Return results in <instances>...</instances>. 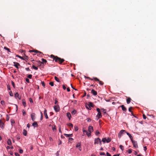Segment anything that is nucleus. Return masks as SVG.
Listing matches in <instances>:
<instances>
[{"instance_id":"f257e3e1","label":"nucleus","mask_w":156,"mask_h":156,"mask_svg":"<svg viewBox=\"0 0 156 156\" xmlns=\"http://www.w3.org/2000/svg\"><path fill=\"white\" fill-rule=\"evenodd\" d=\"M51 57L52 58L53 60H54L56 62H58L60 64H62L64 61V59L61 58L57 56H55L53 55H51Z\"/></svg>"},{"instance_id":"f03ea898","label":"nucleus","mask_w":156,"mask_h":156,"mask_svg":"<svg viewBox=\"0 0 156 156\" xmlns=\"http://www.w3.org/2000/svg\"><path fill=\"white\" fill-rule=\"evenodd\" d=\"M99 144L100 145H101V142L100 139L99 138H95L94 139V144Z\"/></svg>"},{"instance_id":"7ed1b4c3","label":"nucleus","mask_w":156,"mask_h":156,"mask_svg":"<svg viewBox=\"0 0 156 156\" xmlns=\"http://www.w3.org/2000/svg\"><path fill=\"white\" fill-rule=\"evenodd\" d=\"M54 109L55 112H58L60 110L59 107L58 105H55L54 107Z\"/></svg>"},{"instance_id":"20e7f679","label":"nucleus","mask_w":156,"mask_h":156,"mask_svg":"<svg viewBox=\"0 0 156 156\" xmlns=\"http://www.w3.org/2000/svg\"><path fill=\"white\" fill-rule=\"evenodd\" d=\"M131 141L133 144V146L135 148L138 147L137 143L136 141H134L133 140H131Z\"/></svg>"},{"instance_id":"39448f33","label":"nucleus","mask_w":156,"mask_h":156,"mask_svg":"<svg viewBox=\"0 0 156 156\" xmlns=\"http://www.w3.org/2000/svg\"><path fill=\"white\" fill-rule=\"evenodd\" d=\"M93 78L95 81H98L99 83L101 85H103V84L104 83H103V82L100 80H99V79H98L97 78L94 77Z\"/></svg>"},{"instance_id":"423d86ee","label":"nucleus","mask_w":156,"mask_h":156,"mask_svg":"<svg viewBox=\"0 0 156 156\" xmlns=\"http://www.w3.org/2000/svg\"><path fill=\"white\" fill-rule=\"evenodd\" d=\"M83 133H86V134L88 136H90L91 135V133H90L88 131L87 132V131L86 130H83Z\"/></svg>"},{"instance_id":"0eeeda50","label":"nucleus","mask_w":156,"mask_h":156,"mask_svg":"<svg viewBox=\"0 0 156 156\" xmlns=\"http://www.w3.org/2000/svg\"><path fill=\"white\" fill-rule=\"evenodd\" d=\"M29 52H35V53H40V54H42V53L41 52V51H40L37 50H30L29 51Z\"/></svg>"},{"instance_id":"6e6552de","label":"nucleus","mask_w":156,"mask_h":156,"mask_svg":"<svg viewBox=\"0 0 156 156\" xmlns=\"http://www.w3.org/2000/svg\"><path fill=\"white\" fill-rule=\"evenodd\" d=\"M101 117L102 115L101 112L98 113L97 115H96V120H98L100 118H101Z\"/></svg>"},{"instance_id":"1a4fd4ad","label":"nucleus","mask_w":156,"mask_h":156,"mask_svg":"<svg viewBox=\"0 0 156 156\" xmlns=\"http://www.w3.org/2000/svg\"><path fill=\"white\" fill-rule=\"evenodd\" d=\"M88 130L90 133L93 131V126H89L88 127Z\"/></svg>"},{"instance_id":"9d476101","label":"nucleus","mask_w":156,"mask_h":156,"mask_svg":"<svg viewBox=\"0 0 156 156\" xmlns=\"http://www.w3.org/2000/svg\"><path fill=\"white\" fill-rule=\"evenodd\" d=\"M13 63L14 64V66L17 69H19L18 66H20V64L16 62H13Z\"/></svg>"},{"instance_id":"9b49d317","label":"nucleus","mask_w":156,"mask_h":156,"mask_svg":"<svg viewBox=\"0 0 156 156\" xmlns=\"http://www.w3.org/2000/svg\"><path fill=\"white\" fill-rule=\"evenodd\" d=\"M35 115L34 113H32L31 115V117L33 121H34L35 119Z\"/></svg>"},{"instance_id":"f8f14e48","label":"nucleus","mask_w":156,"mask_h":156,"mask_svg":"<svg viewBox=\"0 0 156 156\" xmlns=\"http://www.w3.org/2000/svg\"><path fill=\"white\" fill-rule=\"evenodd\" d=\"M47 111L46 109H44V114L45 115V116L46 119H48V116L47 114Z\"/></svg>"},{"instance_id":"ddd939ff","label":"nucleus","mask_w":156,"mask_h":156,"mask_svg":"<svg viewBox=\"0 0 156 156\" xmlns=\"http://www.w3.org/2000/svg\"><path fill=\"white\" fill-rule=\"evenodd\" d=\"M81 142H80L78 143H77L76 145V148H79V150H80V151H81V150L80 149V147H81Z\"/></svg>"},{"instance_id":"4468645a","label":"nucleus","mask_w":156,"mask_h":156,"mask_svg":"<svg viewBox=\"0 0 156 156\" xmlns=\"http://www.w3.org/2000/svg\"><path fill=\"white\" fill-rule=\"evenodd\" d=\"M126 98H127V99H126V100L127 103L128 104H129V103H130L131 101V99L129 97H126Z\"/></svg>"},{"instance_id":"2eb2a0df","label":"nucleus","mask_w":156,"mask_h":156,"mask_svg":"<svg viewBox=\"0 0 156 156\" xmlns=\"http://www.w3.org/2000/svg\"><path fill=\"white\" fill-rule=\"evenodd\" d=\"M41 60L42 61V62H39L40 64H41V63H42L43 64H44L45 63V64L47 62V60L46 59H44V58H42Z\"/></svg>"},{"instance_id":"dca6fc26","label":"nucleus","mask_w":156,"mask_h":156,"mask_svg":"<svg viewBox=\"0 0 156 156\" xmlns=\"http://www.w3.org/2000/svg\"><path fill=\"white\" fill-rule=\"evenodd\" d=\"M91 93L94 95H96L97 94V92L95 91L94 90L92 89L91 90Z\"/></svg>"},{"instance_id":"f3484780","label":"nucleus","mask_w":156,"mask_h":156,"mask_svg":"<svg viewBox=\"0 0 156 156\" xmlns=\"http://www.w3.org/2000/svg\"><path fill=\"white\" fill-rule=\"evenodd\" d=\"M88 105L89 108H91V107H93L94 106L93 103L91 102H89Z\"/></svg>"},{"instance_id":"a211bd4d","label":"nucleus","mask_w":156,"mask_h":156,"mask_svg":"<svg viewBox=\"0 0 156 156\" xmlns=\"http://www.w3.org/2000/svg\"><path fill=\"white\" fill-rule=\"evenodd\" d=\"M120 106L122 108V109L123 111L125 112L126 111V108L123 105H121Z\"/></svg>"},{"instance_id":"6ab92c4d","label":"nucleus","mask_w":156,"mask_h":156,"mask_svg":"<svg viewBox=\"0 0 156 156\" xmlns=\"http://www.w3.org/2000/svg\"><path fill=\"white\" fill-rule=\"evenodd\" d=\"M64 135L66 137H72L73 136V135L72 134H68L65 133L64 134Z\"/></svg>"},{"instance_id":"aec40b11","label":"nucleus","mask_w":156,"mask_h":156,"mask_svg":"<svg viewBox=\"0 0 156 156\" xmlns=\"http://www.w3.org/2000/svg\"><path fill=\"white\" fill-rule=\"evenodd\" d=\"M32 126L34 127V128H35L36 126L37 127L38 126V125L37 122H34L32 123Z\"/></svg>"},{"instance_id":"412c9836","label":"nucleus","mask_w":156,"mask_h":156,"mask_svg":"<svg viewBox=\"0 0 156 156\" xmlns=\"http://www.w3.org/2000/svg\"><path fill=\"white\" fill-rule=\"evenodd\" d=\"M67 116L70 120L71 117V115L70 113L67 112Z\"/></svg>"},{"instance_id":"4be33fe9","label":"nucleus","mask_w":156,"mask_h":156,"mask_svg":"<svg viewBox=\"0 0 156 156\" xmlns=\"http://www.w3.org/2000/svg\"><path fill=\"white\" fill-rule=\"evenodd\" d=\"M22 104L24 107H25L26 106V103L25 100L24 99H23L22 100Z\"/></svg>"},{"instance_id":"5701e85b","label":"nucleus","mask_w":156,"mask_h":156,"mask_svg":"<svg viewBox=\"0 0 156 156\" xmlns=\"http://www.w3.org/2000/svg\"><path fill=\"white\" fill-rule=\"evenodd\" d=\"M4 123L2 122L1 120L0 121V127L1 126L2 128H3L4 127Z\"/></svg>"},{"instance_id":"b1692460","label":"nucleus","mask_w":156,"mask_h":156,"mask_svg":"<svg viewBox=\"0 0 156 156\" xmlns=\"http://www.w3.org/2000/svg\"><path fill=\"white\" fill-rule=\"evenodd\" d=\"M126 133L129 136V138L130 139L131 141L132 140H133V137L128 132H126Z\"/></svg>"},{"instance_id":"393cba45","label":"nucleus","mask_w":156,"mask_h":156,"mask_svg":"<svg viewBox=\"0 0 156 156\" xmlns=\"http://www.w3.org/2000/svg\"><path fill=\"white\" fill-rule=\"evenodd\" d=\"M7 144H8V145H11L12 142H11V140L10 139H9L8 140V141H7Z\"/></svg>"},{"instance_id":"a878e982","label":"nucleus","mask_w":156,"mask_h":156,"mask_svg":"<svg viewBox=\"0 0 156 156\" xmlns=\"http://www.w3.org/2000/svg\"><path fill=\"white\" fill-rule=\"evenodd\" d=\"M23 134L25 136H26L27 135V131L26 130H25V129H24L23 130Z\"/></svg>"},{"instance_id":"bb28decb","label":"nucleus","mask_w":156,"mask_h":156,"mask_svg":"<svg viewBox=\"0 0 156 156\" xmlns=\"http://www.w3.org/2000/svg\"><path fill=\"white\" fill-rule=\"evenodd\" d=\"M124 133H126V131L124 130H122L119 132V133H120L122 134H123Z\"/></svg>"},{"instance_id":"cd10ccee","label":"nucleus","mask_w":156,"mask_h":156,"mask_svg":"<svg viewBox=\"0 0 156 156\" xmlns=\"http://www.w3.org/2000/svg\"><path fill=\"white\" fill-rule=\"evenodd\" d=\"M107 139L105 138H103L102 140V141L104 143H105L106 142Z\"/></svg>"},{"instance_id":"c85d7f7f","label":"nucleus","mask_w":156,"mask_h":156,"mask_svg":"<svg viewBox=\"0 0 156 156\" xmlns=\"http://www.w3.org/2000/svg\"><path fill=\"white\" fill-rule=\"evenodd\" d=\"M74 130L76 131H77L78 130V127L76 126H75L74 127Z\"/></svg>"},{"instance_id":"c756f323","label":"nucleus","mask_w":156,"mask_h":156,"mask_svg":"<svg viewBox=\"0 0 156 156\" xmlns=\"http://www.w3.org/2000/svg\"><path fill=\"white\" fill-rule=\"evenodd\" d=\"M76 110H74L72 111L71 112V113L72 115H74L76 114Z\"/></svg>"},{"instance_id":"7c9ffc66","label":"nucleus","mask_w":156,"mask_h":156,"mask_svg":"<svg viewBox=\"0 0 156 156\" xmlns=\"http://www.w3.org/2000/svg\"><path fill=\"white\" fill-rule=\"evenodd\" d=\"M55 80L56 81H57V82H60L59 79H58V78L56 76H55Z\"/></svg>"},{"instance_id":"2f4dec72","label":"nucleus","mask_w":156,"mask_h":156,"mask_svg":"<svg viewBox=\"0 0 156 156\" xmlns=\"http://www.w3.org/2000/svg\"><path fill=\"white\" fill-rule=\"evenodd\" d=\"M16 57H18L20 58L21 59H23V60L24 59L23 57H21L20 55H16Z\"/></svg>"},{"instance_id":"473e14b6","label":"nucleus","mask_w":156,"mask_h":156,"mask_svg":"<svg viewBox=\"0 0 156 156\" xmlns=\"http://www.w3.org/2000/svg\"><path fill=\"white\" fill-rule=\"evenodd\" d=\"M32 68L34 69L37 70L38 69V68L35 66L34 65H33Z\"/></svg>"},{"instance_id":"72a5a7b5","label":"nucleus","mask_w":156,"mask_h":156,"mask_svg":"<svg viewBox=\"0 0 156 156\" xmlns=\"http://www.w3.org/2000/svg\"><path fill=\"white\" fill-rule=\"evenodd\" d=\"M85 78L88 79H89L90 80H93V79H92V78H91L90 77H87V76H85Z\"/></svg>"},{"instance_id":"f704fd0d","label":"nucleus","mask_w":156,"mask_h":156,"mask_svg":"<svg viewBox=\"0 0 156 156\" xmlns=\"http://www.w3.org/2000/svg\"><path fill=\"white\" fill-rule=\"evenodd\" d=\"M4 49L6 50H7L8 51H9V52H10V49L7 48V47H4Z\"/></svg>"},{"instance_id":"c9c22d12","label":"nucleus","mask_w":156,"mask_h":156,"mask_svg":"<svg viewBox=\"0 0 156 156\" xmlns=\"http://www.w3.org/2000/svg\"><path fill=\"white\" fill-rule=\"evenodd\" d=\"M19 96V94L17 92L16 94H15L14 96L15 97H16V98L17 97H18Z\"/></svg>"},{"instance_id":"e433bc0d","label":"nucleus","mask_w":156,"mask_h":156,"mask_svg":"<svg viewBox=\"0 0 156 156\" xmlns=\"http://www.w3.org/2000/svg\"><path fill=\"white\" fill-rule=\"evenodd\" d=\"M111 141V139L110 138H108V139H107L106 142L109 143Z\"/></svg>"},{"instance_id":"4c0bfd02","label":"nucleus","mask_w":156,"mask_h":156,"mask_svg":"<svg viewBox=\"0 0 156 156\" xmlns=\"http://www.w3.org/2000/svg\"><path fill=\"white\" fill-rule=\"evenodd\" d=\"M120 147L122 151H123V149H124V147H123V146L122 145H120Z\"/></svg>"},{"instance_id":"58836bf2","label":"nucleus","mask_w":156,"mask_h":156,"mask_svg":"<svg viewBox=\"0 0 156 156\" xmlns=\"http://www.w3.org/2000/svg\"><path fill=\"white\" fill-rule=\"evenodd\" d=\"M68 126H71L72 127H73V125L71 123H69L67 124Z\"/></svg>"},{"instance_id":"ea45409f","label":"nucleus","mask_w":156,"mask_h":156,"mask_svg":"<svg viewBox=\"0 0 156 156\" xmlns=\"http://www.w3.org/2000/svg\"><path fill=\"white\" fill-rule=\"evenodd\" d=\"M99 134H100V133L98 130H97L95 134L96 136H98V135Z\"/></svg>"},{"instance_id":"a19ab883","label":"nucleus","mask_w":156,"mask_h":156,"mask_svg":"<svg viewBox=\"0 0 156 156\" xmlns=\"http://www.w3.org/2000/svg\"><path fill=\"white\" fill-rule=\"evenodd\" d=\"M49 84L51 86H54V83L53 82H50Z\"/></svg>"},{"instance_id":"79ce46f5","label":"nucleus","mask_w":156,"mask_h":156,"mask_svg":"<svg viewBox=\"0 0 156 156\" xmlns=\"http://www.w3.org/2000/svg\"><path fill=\"white\" fill-rule=\"evenodd\" d=\"M41 116L40 118V120H42L43 119V113H42V112H41Z\"/></svg>"},{"instance_id":"37998d69","label":"nucleus","mask_w":156,"mask_h":156,"mask_svg":"<svg viewBox=\"0 0 156 156\" xmlns=\"http://www.w3.org/2000/svg\"><path fill=\"white\" fill-rule=\"evenodd\" d=\"M32 75H31V74H29V75L28 76H27V77L29 78V79H31L32 78Z\"/></svg>"},{"instance_id":"c03bdc74","label":"nucleus","mask_w":156,"mask_h":156,"mask_svg":"<svg viewBox=\"0 0 156 156\" xmlns=\"http://www.w3.org/2000/svg\"><path fill=\"white\" fill-rule=\"evenodd\" d=\"M29 100L30 103H32L33 102V101L31 98H29Z\"/></svg>"},{"instance_id":"a18cd8bd","label":"nucleus","mask_w":156,"mask_h":156,"mask_svg":"<svg viewBox=\"0 0 156 156\" xmlns=\"http://www.w3.org/2000/svg\"><path fill=\"white\" fill-rule=\"evenodd\" d=\"M12 84L14 87V88H15V84L14 83V82L13 81H12L11 82Z\"/></svg>"},{"instance_id":"49530a36","label":"nucleus","mask_w":156,"mask_h":156,"mask_svg":"<svg viewBox=\"0 0 156 156\" xmlns=\"http://www.w3.org/2000/svg\"><path fill=\"white\" fill-rule=\"evenodd\" d=\"M9 95L11 96H13V94H12V91H10V92H9Z\"/></svg>"},{"instance_id":"de8ad7c7","label":"nucleus","mask_w":156,"mask_h":156,"mask_svg":"<svg viewBox=\"0 0 156 156\" xmlns=\"http://www.w3.org/2000/svg\"><path fill=\"white\" fill-rule=\"evenodd\" d=\"M41 83H42V85L44 87H45V84L44 83V82H43V81L41 82Z\"/></svg>"},{"instance_id":"09e8293b","label":"nucleus","mask_w":156,"mask_h":156,"mask_svg":"<svg viewBox=\"0 0 156 156\" xmlns=\"http://www.w3.org/2000/svg\"><path fill=\"white\" fill-rule=\"evenodd\" d=\"M132 108L133 107H129V111L130 112H132L131 109H132Z\"/></svg>"},{"instance_id":"8fccbe9b","label":"nucleus","mask_w":156,"mask_h":156,"mask_svg":"<svg viewBox=\"0 0 156 156\" xmlns=\"http://www.w3.org/2000/svg\"><path fill=\"white\" fill-rule=\"evenodd\" d=\"M128 152L129 154H131L132 152V150L131 149H129L128 150Z\"/></svg>"},{"instance_id":"3c124183","label":"nucleus","mask_w":156,"mask_h":156,"mask_svg":"<svg viewBox=\"0 0 156 156\" xmlns=\"http://www.w3.org/2000/svg\"><path fill=\"white\" fill-rule=\"evenodd\" d=\"M22 112H23V116H24L26 114V112H25L24 111V110H23L22 111Z\"/></svg>"},{"instance_id":"603ef678","label":"nucleus","mask_w":156,"mask_h":156,"mask_svg":"<svg viewBox=\"0 0 156 156\" xmlns=\"http://www.w3.org/2000/svg\"><path fill=\"white\" fill-rule=\"evenodd\" d=\"M73 139L72 138H69V142H70V141L71 142V141H73Z\"/></svg>"},{"instance_id":"864d4df0","label":"nucleus","mask_w":156,"mask_h":156,"mask_svg":"<svg viewBox=\"0 0 156 156\" xmlns=\"http://www.w3.org/2000/svg\"><path fill=\"white\" fill-rule=\"evenodd\" d=\"M122 134H121L120 133H119V134H118V137L120 138L122 136Z\"/></svg>"},{"instance_id":"5fc2aeb1","label":"nucleus","mask_w":156,"mask_h":156,"mask_svg":"<svg viewBox=\"0 0 156 156\" xmlns=\"http://www.w3.org/2000/svg\"><path fill=\"white\" fill-rule=\"evenodd\" d=\"M5 101H2L1 103L2 105H4L5 104Z\"/></svg>"},{"instance_id":"6e6d98bb","label":"nucleus","mask_w":156,"mask_h":156,"mask_svg":"<svg viewBox=\"0 0 156 156\" xmlns=\"http://www.w3.org/2000/svg\"><path fill=\"white\" fill-rule=\"evenodd\" d=\"M143 118L144 119H146L147 117H146V116L144 114H143Z\"/></svg>"},{"instance_id":"4d7b16f0","label":"nucleus","mask_w":156,"mask_h":156,"mask_svg":"<svg viewBox=\"0 0 156 156\" xmlns=\"http://www.w3.org/2000/svg\"><path fill=\"white\" fill-rule=\"evenodd\" d=\"M87 121L88 122H90L91 120V119L89 118H87Z\"/></svg>"},{"instance_id":"13d9d810","label":"nucleus","mask_w":156,"mask_h":156,"mask_svg":"<svg viewBox=\"0 0 156 156\" xmlns=\"http://www.w3.org/2000/svg\"><path fill=\"white\" fill-rule=\"evenodd\" d=\"M11 122L12 124L15 123V121L13 119H11Z\"/></svg>"},{"instance_id":"bf43d9fd","label":"nucleus","mask_w":156,"mask_h":156,"mask_svg":"<svg viewBox=\"0 0 156 156\" xmlns=\"http://www.w3.org/2000/svg\"><path fill=\"white\" fill-rule=\"evenodd\" d=\"M97 111L98 112V113L101 112L100 110L98 108H97Z\"/></svg>"},{"instance_id":"052dcab7","label":"nucleus","mask_w":156,"mask_h":156,"mask_svg":"<svg viewBox=\"0 0 156 156\" xmlns=\"http://www.w3.org/2000/svg\"><path fill=\"white\" fill-rule=\"evenodd\" d=\"M26 82H27L28 83H29L30 82V80H29V79L28 78H26Z\"/></svg>"},{"instance_id":"680f3d73","label":"nucleus","mask_w":156,"mask_h":156,"mask_svg":"<svg viewBox=\"0 0 156 156\" xmlns=\"http://www.w3.org/2000/svg\"><path fill=\"white\" fill-rule=\"evenodd\" d=\"M19 152L20 154H22L23 152V150L20 149L19 150Z\"/></svg>"},{"instance_id":"e2e57ef3","label":"nucleus","mask_w":156,"mask_h":156,"mask_svg":"<svg viewBox=\"0 0 156 156\" xmlns=\"http://www.w3.org/2000/svg\"><path fill=\"white\" fill-rule=\"evenodd\" d=\"M15 154L16 156H20L19 154L17 153H15Z\"/></svg>"},{"instance_id":"0e129e2a","label":"nucleus","mask_w":156,"mask_h":156,"mask_svg":"<svg viewBox=\"0 0 156 156\" xmlns=\"http://www.w3.org/2000/svg\"><path fill=\"white\" fill-rule=\"evenodd\" d=\"M105 153H104V152H101L100 153V155H105Z\"/></svg>"},{"instance_id":"69168bd1","label":"nucleus","mask_w":156,"mask_h":156,"mask_svg":"<svg viewBox=\"0 0 156 156\" xmlns=\"http://www.w3.org/2000/svg\"><path fill=\"white\" fill-rule=\"evenodd\" d=\"M106 154L107 156H111V155L108 152H107Z\"/></svg>"},{"instance_id":"338daca9","label":"nucleus","mask_w":156,"mask_h":156,"mask_svg":"<svg viewBox=\"0 0 156 156\" xmlns=\"http://www.w3.org/2000/svg\"><path fill=\"white\" fill-rule=\"evenodd\" d=\"M58 101L56 100V99H55V104L56 105L57 104V103H58Z\"/></svg>"},{"instance_id":"774afa93","label":"nucleus","mask_w":156,"mask_h":156,"mask_svg":"<svg viewBox=\"0 0 156 156\" xmlns=\"http://www.w3.org/2000/svg\"><path fill=\"white\" fill-rule=\"evenodd\" d=\"M25 69H26V70L27 71H30V69H29V68H26Z\"/></svg>"}]
</instances>
